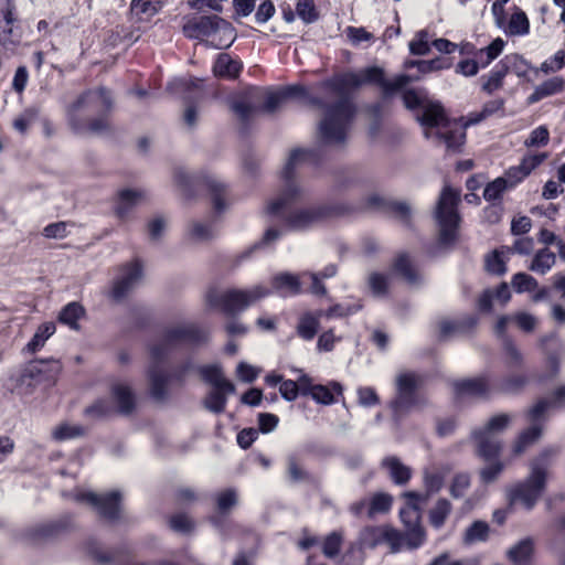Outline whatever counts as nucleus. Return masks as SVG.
<instances>
[{
    "instance_id": "ddd939ff",
    "label": "nucleus",
    "mask_w": 565,
    "mask_h": 565,
    "mask_svg": "<svg viewBox=\"0 0 565 565\" xmlns=\"http://www.w3.org/2000/svg\"><path fill=\"white\" fill-rule=\"evenodd\" d=\"M271 287L275 292L282 297H290L301 294L306 290L316 296H324L327 294L326 287L319 281L316 273L305 271L300 275L290 273H280L273 277Z\"/></svg>"
},
{
    "instance_id": "4d7b16f0",
    "label": "nucleus",
    "mask_w": 565,
    "mask_h": 565,
    "mask_svg": "<svg viewBox=\"0 0 565 565\" xmlns=\"http://www.w3.org/2000/svg\"><path fill=\"white\" fill-rule=\"evenodd\" d=\"M409 51L414 55H426L430 51V46L428 44V32L426 30H422L416 33V36L409 43Z\"/></svg>"
},
{
    "instance_id": "cd10ccee",
    "label": "nucleus",
    "mask_w": 565,
    "mask_h": 565,
    "mask_svg": "<svg viewBox=\"0 0 565 565\" xmlns=\"http://www.w3.org/2000/svg\"><path fill=\"white\" fill-rule=\"evenodd\" d=\"M383 544V525L381 526H365L359 533L358 540L354 543L356 548H374Z\"/></svg>"
},
{
    "instance_id": "58836bf2",
    "label": "nucleus",
    "mask_w": 565,
    "mask_h": 565,
    "mask_svg": "<svg viewBox=\"0 0 565 565\" xmlns=\"http://www.w3.org/2000/svg\"><path fill=\"white\" fill-rule=\"evenodd\" d=\"M296 14L306 24L315 23L320 18L313 0H298L296 4Z\"/></svg>"
},
{
    "instance_id": "e2e57ef3",
    "label": "nucleus",
    "mask_w": 565,
    "mask_h": 565,
    "mask_svg": "<svg viewBox=\"0 0 565 565\" xmlns=\"http://www.w3.org/2000/svg\"><path fill=\"white\" fill-rule=\"evenodd\" d=\"M232 109L243 122L249 121L256 113V107L243 99L235 100Z\"/></svg>"
},
{
    "instance_id": "c9c22d12",
    "label": "nucleus",
    "mask_w": 565,
    "mask_h": 565,
    "mask_svg": "<svg viewBox=\"0 0 565 565\" xmlns=\"http://www.w3.org/2000/svg\"><path fill=\"white\" fill-rule=\"evenodd\" d=\"M84 315L83 307L77 302H71L60 312L58 320L73 330L78 329V320Z\"/></svg>"
},
{
    "instance_id": "4be33fe9",
    "label": "nucleus",
    "mask_w": 565,
    "mask_h": 565,
    "mask_svg": "<svg viewBox=\"0 0 565 565\" xmlns=\"http://www.w3.org/2000/svg\"><path fill=\"white\" fill-rule=\"evenodd\" d=\"M145 199V192L138 189H125L118 193L116 213L120 218L128 215L130 210Z\"/></svg>"
},
{
    "instance_id": "473e14b6",
    "label": "nucleus",
    "mask_w": 565,
    "mask_h": 565,
    "mask_svg": "<svg viewBox=\"0 0 565 565\" xmlns=\"http://www.w3.org/2000/svg\"><path fill=\"white\" fill-rule=\"evenodd\" d=\"M369 501L367 516L374 518L377 514L387 513L393 504V497L386 492L374 493Z\"/></svg>"
},
{
    "instance_id": "680f3d73",
    "label": "nucleus",
    "mask_w": 565,
    "mask_h": 565,
    "mask_svg": "<svg viewBox=\"0 0 565 565\" xmlns=\"http://www.w3.org/2000/svg\"><path fill=\"white\" fill-rule=\"evenodd\" d=\"M449 67L450 63L443 57H436L429 61H419V63H417V70L422 74H428L440 70H447Z\"/></svg>"
},
{
    "instance_id": "a19ab883",
    "label": "nucleus",
    "mask_w": 565,
    "mask_h": 565,
    "mask_svg": "<svg viewBox=\"0 0 565 565\" xmlns=\"http://www.w3.org/2000/svg\"><path fill=\"white\" fill-rule=\"evenodd\" d=\"M205 183L212 194V202L215 212H223L226 209V204L223 199L225 193L224 184L214 178L206 179Z\"/></svg>"
},
{
    "instance_id": "69168bd1",
    "label": "nucleus",
    "mask_w": 565,
    "mask_h": 565,
    "mask_svg": "<svg viewBox=\"0 0 565 565\" xmlns=\"http://www.w3.org/2000/svg\"><path fill=\"white\" fill-rule=\"evenodd\" d=\"M309 394L311 397L320 404L330 405L334 403L333 393L330 391L328 386L324 385H313L310 387Z\"/></svg>"
},
{
    "instance_id": "de8ad7c7",
    "label": "nucleus",
    "mask_w": 565,
    "mask_h": 565,
    "mask_svg": "<svg viewBox=\"0 0 565 565\" xmlns=\"http://www.w3.org/2000/svg\"><path fill=\"white\" fill-rule=\"evenodd\" d=\"M383 543L390 545L393 553L401 551L406 546L405 533H401L397 530L383 525Z\"/></svg>"
},
{
    "instance_id": "3c124183",
    "label": "nucleus",
    "mask_w": 565,
    "mask_h": 565,
    "mask_svg": "<svg viewBox=\"0 0 565 565\" xmlns=\"http://www.w3.org/2000/svg\"><path fill=\"white\" fill-rule=\"evenodd\" d=\"M388 282L390 276L386 274L374 271L369 276V286L375 297H383L386 295Z\"/></svg>"
},
{
    "instance_id": "864d4df0",
    "label": "nucleus",
    "mask_w": 565,
    "mask_h": 565,
    "mask_svg": "<svg viewBox=\"0 0 565 565\" xmlns=\"http://www.w3.org/2000/svg\"><path fill=\"white\" fill-rule=\"evenodd\" d=\"M113 411L114 407L109 399L99 398L85 409V415L94 419H99L108 416Z\"/></svg>"
},
{
    "instance_id": "4c0bfd02",
    "label": "nucleus",
    "mask_w": 565,
    "mask_h": 565,
    "mask_svg": "<svg viewBox=\"0 0 565 565\" xmlns=\"http://www.w3.org/2000/svg\"><path fill=\"white\" fill-rule=\"evenodd\" d=\"M451 512V504L447 499H439L429 512V521L436 529L445 524Z\"/></svg>"
},
{
    "instance_id": "f3484780",
    "label": "nucleus",
    "mask_w": 565,
    "mask_h": 565,
    "mask_svg": "<svg viewBox=\"0 0 565 565\" xmlns=\"http://www.w3.org/2000/svg\"><path fill=\"white\" fill-rule=\"evenodd\" d=\"M518 63L524 64V60L516 54L507 55L492 68L487 77H482V89L488 94L499 89L503 84V78L511 71V66Z\"/></svg>"
},
{
    "instance_id": "7ed1b4c3",
    "label": "nucleus",
    "mask_w": 565,
    "mask_h": 565,
    "mask_svg": "<svg viewBox=\"0 0 565 565\" xmlns=\"http://www.w3.org/2000/svg\"><path fill=\"white\" fill-rule=\"evenodd\" d=\"M210 339V332L195 323H179L163 330L160 338L150 345L151 365L148 370L150 395L158 402L168 395V374L160 363L170 350L181 343L202 344Z\"/></svg>"
},
{
    "instance_id": "f704fd0d",
    "label": "nucleus",
    "mask_w": 565,
    "mask_h": 565,
    "mask_svg": "<svg viewBox=\"0 0 565 565\" xmlns=\"http://www.w3.org/2000/svg\"><path fill=\"white\" fill-rule=\"evenodd\" d=\"M503 361L509 369H520L523 365L524 359L521 351L510 339L503 341Z\"/></svg>"
},
{
    "instance_id": "8fccbe9b",
    "label": "nucleus",
    "mask_w": 565,
    "mask_h": 565,
    "mask_svg": "<svg viewBox=\"0 0 565 565\" xmlns=\"http://www.w3.org/2000/svg\"><path fill=\"white\" fill-rule=\"evenodd\" d=\"M84 434V428L79 425H71L63 423L54 428L52 435L55 440L64 441L67 439L76 438Z\"/></svg>"
},
{
    "instance_id": "39448f33",
    "label": "nucleus",
    "mask_w": 565,
    "mask_h": 565,
    "mask_svg": "<svg viewBox=\"0 0 565 565\" xmlns=\"http://www.w3.org/2000/svg\"><path fill=\"white\" fill-rule=\"evenodd\" d=\"M511 419V416L508 414H499L491 417L482 428L472 431L478 455L484 461L494 460L480 470V479L483 483L495 481L504 469V465L497 460L502 449L499 436L509 426Z\"/></svg>"
},
{
    "instance_id": "f03ea898",
    "label": "nucleus",
    "mask_w": 565,
    "mask_h": 565,
    "mask_svg": "<svg viewBox=\"0 0 565 565\" xmlns=\"http://www.w3.org/2000/svg\"><path fill=\"white\" fill-rule=\"evenodd\" d=\"M316 152L312 149H295L282 169V188L279 195L269 202L266 212L269 215L284 218L289 228L300 231L308 228L320 220L332 214V209L328 206H318L310 209H300L289 212V206L299 201L303 191L295 180V169L305 162H313Z\"/></svg>"
},
{
    "instance_id": "393cba45",
    "label": "nucleus",
    "mask_w": 565,
    "mask_h": 565,
    "mask_svg": "<svg viewBox=\"0 0 565 565\" xmlns=\"http://www.w3.org/2000/svg\"><path fill=\"white\" fill-rule=\"evenodd\" d=\"M235 392H230L224 387H212L203 401L204 407L214 413L221 414L225 411L228 395Z\"/></svg>"
},
{
    "instance_id": "7c9ffc66",
    "label": "nucleus",
    "mask_w": 565,
    "mask_h": 565,
    "mask_svg": "<svg viewBox=\"0 0 565 565\" xmlns=\"http://www.w3.org/2000/svg\"><path fill=\"white\" fill-rule=\"evenodd\" d=\"M563 88V78L559 76L552 77L535 87L534 92L529 97V102L531 104L536 103L547 96L562 92Z\"/></svg>"
},
{
    "instance_id": "ea45409f",
    "label": "nucleus",
    "mask_w": 565,
    "mask_h": 565,
    "mask_svg": "<svg viewBox=\"0 0 565 565\" xmlns=\"http://www.w3.org/2000/svg\"><path fill=\"white\" fill-rule=\"evenodd\" d=\"M504 44L501 38H497L487 47L479 49L478 58L480 60L481 67H487L495 60L503 51Z\"/></svg>"
},
{
    "instance_id": "49530a36",
    "label": "nucleus",
    "mask_w": 565,
    "mask_h": 565,
    "mask_svg": "<svg viewBox=\"0 0 565 565\" xmlns=\"http://www.w3.org/2000/svg\"><path fill=\"white\" fill-rule=\"evenodd\" d=\"M529 379L525 374H512L504 377L500 382V391L508 394H514L520 392L527 384Z\"/></svg>"
},
{
    "instance_id": "79ce46f5",
    "label": "nucleus",
    "mask_w": 565,
    "mask_h": 565,
    "mask_svg": "<svg viewBox=\"0 0 565 565\" xmlns=\"http://www.w3.org/2000/svg\"><path fill=\"white\" fill-rule=\"evenodd\" d=\"M511 286L516 294H523L536 290L539 282L533 276L526 273H516L512 277Z\"/></svg>"
},
{
    "instance_id": "6e6552de",
    "label": "nucleus",
    "mask_w": 565,
    "mask_h": 565,
    "mask_svg": "<svg viewBox=\"0 0 565 565\" xmlns=\"http://www.w3.org/2000/svg\"><path fill=\"white\" fill-rule=\"evenodd\" d=\"M269 294L270 290L262 285L250 289L233 288L224 291L211 288L205 294V302L211 308L220 309L226 316H235Z\"/></svg>"
},
{
    "instance_id": "aec40b11",
    "label": "nucleus",
    "mask_w": 565,
    "mask_h": 565,
    "mask_svg": "<svg viewBox=\"0 0 565 565\" xmlns=\"http://www.w3.org/2000/svg\"><path fill=\"white\" fill-rule=\"evenodd\" d=\"M15 22H0V53L12 54L20 45L21 34L14 29Z\"/></svg>"
},
{
    "instance_id": "4468645a",
    "label": "nucleus",
    "mask_w": 565,
    "mask_h": 565,
    "mask_svg": "<svg viewBox=\"0 0 565 565\" xmlns=\"http://www.w3.org/2000/svg\"><path fill=\"white\" fill-rule=\"evenodd\" d=\"M183 32L185 36L190 39H203L210 40L211 35L215 32H222L223 35H227L225 40L228 43L232 39L230 22L217 15H204L198 19H192L183 25Z\"/></svg>"
},
{
    "instance_id": "6e6d98bb",
    "label": "nucleus",
    "mask_w": 565,
    "mask_h": 565,
    "mask_svg": "<svg viewBox=\"0 0 565 565\" xmlns=\"http://www.w3.org/2000/svg\"><path fill=\"white\" fill-rule=\"evenodd\" d=\"M39 114L40 109L38 107L26 108L13 120V128L20 134H25L29 126L38 118Z\"/></svg>"
},
{
    "instance_id": "774afa93",
    "label": "nucleus",
    "mask_w": 565,
    "mask_h": 565,
    "mask_svg": "<svg viewBox=\"0 0 565 565\" xmlns=\"http://www.w3.org/2000/svg\"><path fill=\"white\" fill-rule=\"evenodd\" d=\"M565 64V52L559 50L552 57L547 58L541 65V71L548 74L563 68Z\"/></svg>"
},
{
    "instance_id": "20e7f679",
    "label": "nucleus",
    "mask_w": 565,
    "mask_h": 565,
    "mask_svg": "<svg viewBox=\"0 0 565 565\" xmlns=\"http://www.w3.org/2000/svg\"><path fill=\"white\" fill-rule=\"evenodd\" d=\"M113 106L110 93L104 88L88 89L66 109L68 126L76 135L100 134L108 128L107 119L98 116L87 120L85 114H104Z\"/></svg>"
},
{
    "instance_id": "bb28decb",
    "label": "nucleus",
    "mask_w": 565,
    "mask_h": 565,
    "mask_svg": "<svg viewBox=\"0 0 565 565\" xmlns=\"http://www.w3.org/2000/svg\"><path fill=\"white\" fill-rule=\"evenodd\" d=\"M533 554V541L530 537L521 540L508 551V557L513 565H529Z\"/></svg>"
},
{
    "instance_id": "13d9d810",
    "label": "nucleus",
    "mask_w": 565,
    "mask_h": 565,
    "mask_svg": "<svg viewBox=\"0 0 565 565\" xmlns=\"http://www.w3.org/2000/svg\"><path fill=\"white\" fill-rule=\"evenodd\" d=\"M507 188V180L504 178H497L486 186L483 191V198L489 202L495 201L500 199Z\"/></svg>"
},
{
    "instance_id": "b1692460",
    "label": "nucleus",
    "mask_w": 565,
    "mask_h": 565,
    "mask_svg": "<svg viewBox=\"0 0 565 565\" xmlns=\"http://www.w3.org/2000/svg\"><path fill=\"white\" fill-rule=\"evenodd\" d=\"M242 63L232 58L226 53H221L214 64L213 71L216 76L235 78L242 71Z\"/></svg>"
},
{
    "instance_id": "1a4fd4ad",
    "label": "nucleus",
    "mask_w": 565,
    "mask_h": 565,
    "mask_svg": "<svg viewBox=\"0 0 565 565\" xmlns=\"http://www.w3.org/2000/svg\"><path fill=\"white\" fill-rule=\"evenodd\" d=\"M565 397V386L558 387L554 394L553 399H540L527 413L531 426L523 430L516 438L513 452L514 455H521L540 439L542 436L543 425L546 420V413L552 406L561 405Z\"/></svg>"
},
{
    "instance_id": "052dcab7",
    "label": "nucleus",
    "mask_w": 565,
    "mask_h": 565,
    "mask_svg": "<svg viewBox=\"0 0 565 565\" xmlns=\"http://www.w3.org/2000/svg\"><path fill=\"white\" fill-rule=\"evenodd\" d=\"M503 105L504 102L501 98L486 103L482 110L479 114H477L475 118H469L468 124H477L481 121L482 119L501 110L503 108Z\"/></svg>"
},
{
    "instance_id": "9d476101",
    "label": "nucleus",
    "mask_w": 565,
    "mask_h": 565,
    "mask_svg": "<svg viewBox=\"0 0 565 565\" xmlns=\"http://www.w3.org/2000/svg\"><path fill=\"white\" fill-rule=\"evenodd\" d=\"M460 193L450 186H445L440 193L435 212L439 225V243L448 246L455 243L460 216L457 211Z\"/></svg>"
},
{
    "instance_id": "5701e85b",
    "label": "nucleus",
    "mask_w": 565,
    "mask_h": 565,
    "mask_svg": "<svg viewBox=\"0 0 565 565\" xmlns=\"http://www.w3.org/2000/svg\"><path fill=\"white\" fill-rule=\"evenodd\" d=\"M321 317L322 311L303 313L297 324L298 335L306 341L312 340L318 332Z\"/></svg>"
},
{
    "instance_id": "a211bd4d",
    "label": "nucleus",
    "mask_w": 565,
    "mask_h": 565,
    "mask_svg": "<svg viewBox=\"0 0 565 565\" xmlns=\"http://www.w3.org/2000/svg\"><path fill=\"white\" fill-rule=\"evenodd\" d=\"M547 158L546 153H536L525 156L520 164L511 167L507 171V184L516 185L525 179L536 167H539Z\"/></svg>"
},
{
    "instance_id": "2eb2a0df",
    "label": "nucleus",
    "mask_w": 565,
    "mask_h": 565,
    "mask_svg": "<svg viewBox=\"0 0 565 565\" xmlns=\"http://www.w3.org/2000/svg\"><path fill=\"white\" fill-rule=\"evenodd\" d=\"M120 499L121 494L118 491H110L104 494L81 491L75 494L76 501L92 505L102 518L108 521L118 519Z\"/></svg>"
},
{
    "instance_id": "e433bc0d",
    "label": "nucleus",
    "mask_w": 565,
    "mask_h": 565,
    "mask_svg": "<svg viewBox=\"0 0 565 565\" xmlns=\"http://www.w3.org/2000/svg\"><path fill=\"white\" fill-rule=\"evenodd\" d=\"M216 232L212 222H193L189 226V235L195 242H205L214 237Z\"/></svg>"
},
{
    "instance_id": "72a5a7b5",
    "label": "nucleus",
    "mask_w": 565,
    "mask_h": 565,
    "mask_svg": "<svg viewBox=\"0 0 565 565\" xmlns=\"http://www.w3.org/2000/svg\"><path fill=\"white\" fill-rule=\"evenodd\" d=\"M55 332V324L53 322L42 323L35 331L32 339L28 342L25 350L30 353H35L42 349L46 340Z\"/></svg>"
},
{
    "instance_id": "a878e982",
    "label": "nucleus",
    "mask_w": 565,
    "mask_h": 565,
    "mask_svg": "<svg viewBox=\"0 0 565 565\" xmlns=\"http://www.w3.org/2000/svg\"><path fill=\"white\" fill-rule=\"evenodd\" d=\"M455 388L460 395L486 396L489 392V383L486 377L462 380L455 384Z\"/></svg>"
},
{
    "instance_id": "5fc2aeb1",
    "label": "nucleus",
    "mask_w": 565,
    "mask_h": 565,
    "mask_svg": "<svg viewBox=\"0 0 565 565\" xmlns=\"http://www.w3.org/2000/svg\"><path fill=\"white\" fill-rule=\"evenodd\" d=\"M486 269L490 274L503 275L507 271L503 252L494 250L486 257Z\"/></svg>"
},
{
    "instance_id": "09e8293b",
    "label": "nucleus",
    "mask_w": 565,
    "mask_h": 565,
    "mask_svg": "<svg viewBox=\"0 0 565 565\" xmlns=\"http://www.w3.org/2000/svg\"><path fill=\"white\" fill-rule=\"evenodd\" d=\"M343 542V535L339 531H333L330 534H328L322 543V553L329 557L332 558L338 555L340 547Z\"/></svg>"
},
{
    "instance_id": "338daca9",
    "label": "nucleus",
    "mask_w": 565,
    "mask_h": 565,
    "mask_svg": "<svg viewBox=\"0 0 565 565\" xmlns=\"http://www.w3.org/2000/svg\"><path fill=\"white\" fill-rule=\"evenodd\" d=\"M469 487L470 476L468 473H458L454 477L450 493L454 498H461Z\"/></svg>"
},
{
    "instance_id": "c756f323",
    "label": "nucleus",
    "mask_w": 565,
    "mask_h": 565,
    "mask_svg": "<svg viewBox=\"0 0 565 565\" xmlns=\"http://www.w3.org/2000/svg\"><path fill=\"white\" fill-rule=\"evenodd\" d=\"M200 373L203 380L211 384L212 387H224L230 392H235L234 384L225 379L220 366L206 365L201 367Z\"/></svg>"
},
{
    "instance_id": "0e129e2a",
    "label": "nucleus",
    "mask_w": 565,
    "mask_h": 565,
    "mask_svg": "<svg viewBox=\"0 0 565 565\" xmlns=\"http://www.w3.org/2000/svg\"><path fill=\"white\" fill-rule=\"evenodd\" d=\"M358 402L363 407H373L380 403V398L373 387L363 386L358 388Z\"/></svg>"
},
{
    "instance_id": "423d86ee",
    "label": "nucleus",
    "mask_w": 565,
    "mask_h": 565,
    "mask_svg": "<svg viewBox=\"0 0 565 565\" xmlns=\"http://www.w3.org/2000/svg\"><path fill=\"white\" fill-rule=\"evenodd\" d=\"M550 452L544 451L530 463V473L523 480L508 489L511 503H520L525 510L531 511L546 488L550 469Z\"/></svg>"
},
{
    "instance_id": "f8f14e48",
    "label": "nucleus",
    "mask_w": 565,
    "mask_h": 565,
    "mask_svg": "<svg viewBox=\"0 0 565 565\" xmlns=\"http://www.w3.org/2000/svg\"><path fill=\"white\" fill-rule=\"evenodd\" d=\"M405 507L401 509L399 516L405 526L406 547L414 550L425 541V531L420 525V505L426 497L416 491H406L402 494Z\"/></svg>"
},
{
    "instance_id": "bf43d9fd",
    "label": "nucleus",
    "mask_w": 565,
    "mask_h": 565,
    "mask_svg": "<svg viewBox=\"0 0 565 565\" xmlns=\"http://www.w3.org/2000/svg\"><path fill=\"white\" fill-rule=\"evenodd\" d=\"M550 132L545 126H540L531 131L529 138L524 141L526 147H541L548 143Z\"/></svg>"
},
{
    "instance_id": "dca6fc26",
    "label": "nucleus",
    "mask_w": 565,
    "mask_h": 565,
    "mask_svg": "<svg viewBox=\"0 0 565 565\" xmlns=\"http://www.w3.org/2000/svg\"><path fill=\"white\" fill-rule=\"evenodd\" d=\"M142 279V267L139 260H134L125 265L117 278L114 280L110 289V297L115 301H121L130 291H132Z\"/></svg>"
},
{
    "instance_id": "37998d69",
    "label": "nucleus",
    "mask_w": 565,
    "mask_h": 565,
    "mask_svg": "<svg viewBox=\"0 0 565 565\" xmlns=\"http://www.w3.org/2000/svg\"><path fill=\"white\" fill-rule=\"evenodd\" d=\"M530 23L526 14L522 11L514 12L508 23L505 33L510 35H524L529 33Z\"/></svg>"
},
{
    "instance_id": "2f4dec72",
    "label": "nucleus",
    "mask_w": 565,
    "mask_h": 565,
    "mask_svg": "<svg viewBox=\"0 0 565 565\" xmlns=\"http://www.w3.org/2000/svg\"><path fill=\"white\" fill-rule=\"evenodd\" d=\"M394 268L409 285L416 286L420 284L422 275L414 268L407 255H399L394 263Z\"/></svg>"
},
{
    "instance_id": "6ab92c4d",
    "label": "nucleus",
    "mask_w": 565,
    "mask_h": 565,
    "mask_svg": "<svg viewBox=\"0 0 565 565\" xmlns=\"http://www.w3.org/2000/svg\"><path fill=\"white\" fill-rule=\"evenodd\" d=\"M381 467L386 471L391 481L396 486H406L412 479V468L403 463L396 456H387L383 458Z\"/></svg>"
},
{
    "instance_id": "9b49d317",
    "label": "nucleus",
    "mask_w": 565,
    "mask_h": 565,
    "mask_svg": "<svg viewBox=\"0 0 565 565\" xmlns=\"http://www.w3.org/2000/svg\"><path fill=\"white\" fill-rule=\"evenodd\" d=\"M422 377L415 372H401L395 380L396 394L390 403L395 420L402 419L409 412L420 405V397L417 390L420 386Z\"/></svg>"
},
{
    "instance_id": "603ef678",
    "label": "nucleus",
    "mask_w": 565,
    "mask_h": 565,
    "mask_svg": "<svg viewBox=\"0 0 565 565\" xmlns=\"http://www.w3.org/2000/svg\"><path fill=\"white\" fill-rule=\"evenodd\" d=\"M423 480L426 489L423 495L426 497V501L430 494L438 492L444 486V477L437 471L425 470Z\"/></svg>"
},
{
    "instance_id": "c85d7f7f",
    "label": "nucleus",
    "mask_w": 565,
    "mask_h": 565,
    "mask_svg": "<svg viewBox=\"0 0 565 565\" xmlns=\"http://www.w3.org/2000/svg\"><path fill=\"white\" fill-rule=\"evenodd\" d=\"M556 264V255L547 247L539 249L533 256L529 269L540 275L548 273Z\"/></svg>"
},
{
    "instance_id": "412c9836",
    "label": "nucleus",
    "mask_w": 565,
    "mask_h": 565,
    "mask_svg": "<svg viewBox=\"0 0 565 565\" xmlns=\"http://www.w3.org/2000/svg\"><path fill=\"white\" fill-rule=\"evenodd\" d=\"M111 394L119 413L128 415L135 409L136 397L129 385L116 383L111 387Z\"/></svg>"
},
{
    "instance_id": "a18cd8bd",
    "label": "nucleus",
    "mask_w": 565,
    "mask_h": 565,
    "mask_svg": "<svg viewBox=\"0 0 565 565\" xmlns=\"http://www.w3.org/2000/svg\"><path fill=\"white\" fill-rule=\"evenodd\" d=\"M169 89H181L194 94L199 99L203 93V81L192 78H177L169 84Z\"/></svg>"
},
{
    "instance_id": "f257e3e1",
    "label": "nucleus",
    "mask_w": 565,
    "mask_h": 565,
    "mask_svg": "<svg viewBox=\"0 0 565 565\" xmlns=\"http://www.w3.org/2000/svg\"><path fill=\"white\" fill-rule=\"evenodd\" d=\"M419 76L401 74L393 79H386L384 71L377 66L366 67L360 72L337 74L323 82V86L338 95L340 99L326 108V114L319 124V136L327 145L342 146L345 143L354 118L355 107L347 95L362 85L376 84L385 95H390L411 82L419 81Z\"/></svg>"
},
{
    "instance_id": "0eeeda50",
    "label": "nucleus",
    "mask_w": 565,
    "mask_h": 565,
    "mask_svg": "<svg viewBox=\"0 0 565 565\" xmlns=\"http://www.w3.org/2000/svg\"><path fill=\"white\" fill-rule=\"evenodd\" d=\"M424 127L425 137L433 135L445 142L447 150L458 151L466 139L465 127L458 122H451L446 118L444 108L438 103H430L424 106L423 114L417 117Z\"/></svg>"
},
{
    "instance_id": "c03bdc74",
    "label": "nucleus",
    "mask_w": 565,
    "mask_h": 565,
    "mask_svg": "<svg viewBox=\"0 0 565 565\" xmlns=\"http://www.w3.org/2000/svg\"><path fill=\"white\" fill-rule=\"evenodd\" d=\"M489 525L483 521H475L465 532V542L468 544L483 542L488 539Z\"/></svg>"
}]
</instances>
